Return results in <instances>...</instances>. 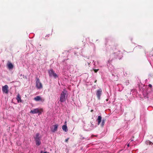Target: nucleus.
Listing matches in <instances>:
<instances>
[{
	"label": "nucleus",
	"instance_id": "17",
	"mask_svg": "<svg viewBox=\"0 0 153 153\" xmlns=\"http://www.w3.org/2000/svg\"><path fill=\"white\" fill-rule=\"evenodd\" d=\"M69 138H67V139H65V142H68V140H69Z\"/></svg>",
	"mask_w": 153,
	"mask_h": 153
},
{
	"label": "nucleus",
	"instance_id": "6",
	"mask_svg": "<svg viewBox=\"0 0 153 153\" xmlns=\"http://www.w3.org/2000/svg\"><path fill=\"white\" fill-rule=\"evenodd\" d=\"M102 90L101 89H99L97 91L96 95L99 100L100 99L101 95L102 94Z\"/></svg>",
	"mask_w": 153,
	"mask_h": 153
},
{
	"label": "nucleus",
	"instance_id": "18",
	"mask_svg": "<svg viewBox=\"0 0 153 153\" xmlns=\"http://www.w3.org/2000/svg\"><path fill=\"white\" fill-rule=\"evenodd\" d=\"M149 87L151 88L152 87V85L151 84H149Z\"/></svg>",
	"mask_w": 153,
	"mask_h": 153
},
{
	"label": "nucleus",
	"instance_id": "3",
	"mask_svg": "<svg viewBox=\"0 0 153 153\" xmlns=\"http://www.w3.org/2000/svg\"><path fill=\"white\" fill-rule=\"evenodd\" d=\"M48 73L50 76H53L55 78L58 77L57 75L55 73L53 69H51L48 71Z\"/></svg>",
	"mask_w": 153,
	"mask_h": 153
},
{
	"label": "nucleus",
	"instance_id": "1",
	"mask_svg": "<svg viewBox=\"0 0 153 153\" xmlns=\"http://www.w3.org/2000/svg\"><path fill=\"white\" fill-rule=\"evenodd\" d=\"M68 95L67 91L65 89H64L60 94L59 100L60 102H65L66 99Z\"/></svg>",
	"mask_w": 153,
	"mask_h": 153
},
{
	"label": "nucleus",
	"instance_id": "9",
	"mask_svg": "<svg viewBox=\"0 0 153 153\" xmlns=\"http://www.w3.org/2000/svg\"><path fill=\"white\" fill-rule=\"evenodd\" d=\"M7 65L9 69H12L13 67V65L9 62H8Z\"/></svg>",
	"mask_w": 153,
	"mask_h": 153
},
{
	"label": "nucleus",
	"instance_id": "24",
	"mask_svg": "<svg viewBox=\"0 0 153 153\" xmlns=\"http://www.w3.org/2000/svg\"><path fill=\"white\" fill-rule=\"evenodd\" d=\"M97 82V80H95V82Z\"/></svg>",
	"mask_w": 153,
	"mask_h": 153
},
{
	"label": "nucleus",
	"instance_id": "10",
	"mask_svg": "<svg viewBox=\"0 0 153 153\" xmlns=\"http://www.w3.org/2000/svg\"><path fill=\"white\" fill-rule=\"evenodd\" d=\"M16 99L18 102H22V100L21 99V97L19 94H18L17 95Z\"/></svg>",
	"mask_w": 153,
	"mask_h": 153
},
{
	"label": "nucleus",
	"instance_id": "13",
	"mask_svg": "<svg viewBox=\"0 0 153 153\" xmlns=\"http://www.w3.org/2000/svg\"><path fill=\"white\" fill-rule=\"evenodd\" d=\"M101 119H102L101 117L100 116H99L98 117V118L97 119V120L98 121V125H99L100 124V122H101Z\"/></svg>",
	"mask_w": 153,
	"mask_h": 153
},
{
	"label": "nucleus",
	"instance_id": "12",
	"mask_svg": "<svg viewBox=\"0 0 153 153\" xmlns=\"http://www.w3.org/2000/svg\"><path fill=\"white\" fill-rule=\"evenodd\" d=\"M62 130L65 132H67L68 131V129L67 125H64L62 126Z\"/></svg>",
	"mask_w": 153,
	"mask_h": 153
},
{
	"label": "nucleus",
	"instance_id": "14",
	"mask_svg": "<svg viewBox=\"0 0 153 153\" xmlns=\"http://www.w3.org/2000/svg\"><path fill=\"white\" fill-rule=\"evenodd\" d=\"M40 134L39 133H37L36 134L34 138L35 139L41 138V137L39 136Z\"/></svg>",
	"mask_w": 153,
	"mask_h": 153
},
{
	"label": "nucleus",
	"instance_id": "2",
	"mask_svg": "<svg viewBox=\"0 0 153 153\" xmlns=\"http://www.w3.org/2000/svg\"><path fill=\"white\" fill-rule=\"evenodd\" d=\"M36 86L38 89H40L42 88V85L40 82L39 79L38 78H36Z\"/></svg>",
	"mask_w": 153,
	"mask_h": 153
},
{
	"label": "nucleus",
	"instance_id": "5",
	"mask_svg": "<svg viewBox=\"0 0 153 153\" xmlns=\"http://www.w3.org/2000/svg\"><path fill=\"white\" fill-rule=\"evenodd\" d=\"M34 100L36 101H41L43 102L45 101V99H44L42 98L40 96H36V97L34 98Z\"/></svg>",
	"mask_w": 153,
	"mask_h": 153
},
{
	"label": "nucleus",
	"instance_id": "19",
	"mask_svg": "<svg viewBox=\"0 0 153 153\" xmlns=\"http://www.w3.org/2000/svg\"><path fill=\"white\" fill-rule=\"evenodd\" d=\"M66 121H65V125H66Z\"/></svg>",
	"mask_w": 153,
	"mask_h": 153
},
{
	"label": "nucleus",
	"instance_id": "20",
	"mask_svg": "<svg viewBox=\"0 0 153 153\" xmlns=\"http://www.w3.org/2000/svg\"><path fill=\"white\" fill-rule=\"evenodd\" d=\"M129 144H128L127 145V146H128V147H129Z\"/></svg>",
	"mask_w": 153,
	"mask_h": 153
},
{
	"label": "nucleus",
	"instance_id": "23",
	"mask_svg": "<svg viewBox=\"0 0 153 153\" xmlns=\"http://www.w3.org/2000/svg\"><path fill=\"white\" fill-rule=\"evenodd\" d=\"M43 153H47L46 152H44Z\"/></svg>",
	"mask_w": 153,
	"mask_h": 153
},
{
	"label": "nucleus",
	"instance_id": "8",
	"mask_svg": "<svg viewBox=\"0 0 153 153\" xmlns=\"http://www.w3.org/2000/svg\"><path fill=\"white\" fill-rule=\"evenodd\" d=\"M54 128L53 129H51V131L53 132H54L55 131H56L57 130L58 127V124L55 125L53 126Z\"/></svg>",
	"mask_w": 153,
	"mask_h": 153
},
{
	"label": "nucleus",
	"instance_id": "15",
	"mask_svg": "<svg viewBox=\"0 0 153 153\" xmlns=\"http://www.w3.org/2000/svg\"><path fill=\"white\" fill-rule=\"evenodd\" d=\"M105 120H102V122L101 123V126H103L104 125V124L105 123Z\"/></svg>",
	"mask_w": 153,
	"mask_h": 153
},
{
	"label": "nucleus",
	"instance_id": "16",
	"mask_svg": "<svg viewBox=\"0 0 153 153\" xmlns=\"http://www.w3.org/2000/svg\"><path fill=\"white\" fill-rule=\"evenodd\" d=\"M98 70L99 69H94V71L95 73H97L98 71Z\"/></svg>",
	"mask_w": 153,
	"mask_h": 153
},
{
	"label": "nucleus",
	"instance_id": "11",
	"mask_svg": "<svg viewBox=\"0 0 153 153\" xmlns=\"http://www.w3.org/2000/svg\"><path fill=\"white\" fill-rule=\"evenodd\" d=\"M36 142V144L37 146L40 145L41 144V142L40 141L41 138L35 139Z\"/></svg>",
	"mask_w": 153,
	"mask_h": 153
},
{
	"label": "nucleus",
	"instance_id": "21",
	"mask_svg": "<svg viewBox=\"0 0 153 153\" xmlns=\"http://www.w3.org/2000/svg\"><path fill=\"white\" fill-rule=\"evenodd\" d=\"M93 111V110H91V112H92Z\"/></svg>",
	"mask_w": 153,
	"mask_h": 153
},
{
	"label": "nucleus",
	"instance_id": "4",
	"mask_svg": "<svg viewBox=\"0 0 153 153\" xmlns=\"http://www.w3.org/2000/svg\"><path fill=\"white\" fill-rule=\"evenodd\" d=\"M8 87L7 85H5L2 87V91L3 93L7 94L8 93Z\"/></svg>",
	"mask_w": 153,
	"mask_h": 153
},
{
	"label": "nucleus",
	"instance_id": "7",
	"mask_svg": "<svg viewBox=\"0 0 153 153\" xmlns=\"http://www.w3.org/2000/svg\"><path fill=\"white\" fill-rule=\"evenodd\" d=\"M30 113L34 114L38 113H41V112L40 111L38 108H35L32 110H31L30 112Z\"/></svg>",
	"mask_w": 153,
	"mask_h": 153
},
{
	"label": "nucleus",
	"instance_id": "22",
	"mask_svg": "<svg viewBox=\"0 0 153 153\" xmlns=\"http://www.w3.org/2000/svg\"><path fill=\"white\" fill-rule=\"evenodd\" d=\"M152 143V142H150V144H151Z\"/></svg>",
	"mask_w": 153,
	"mask_h": 153
}]
</instances>
